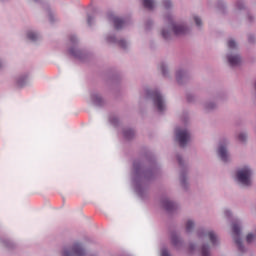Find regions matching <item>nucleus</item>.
<instances>
[{
    "label": "nucleus",
    "mask_w": 256,
    "mask_h": 256,
    "mask_svg": "<svg viewBox=\"0 0 256 256\" xmlns=\"http://www.w3.org/2000/svg\"><path fill=\"white\" fill-rule=\"evenodd\" d=\"M27 37L30 41H37V34L34 32H28Z\"/></svg>",
    "instance_id": "nucleus-15"
},
{
    "label": "nucleus",
    "mask_w": 256,
    "mask_h": 256,
    "mask_svg": "<svg viewBox=\"0 0 256 256\" xmlns=\"http://www.w3.org/2000/svg\"><path fill=\"white\" fill-rule=\"evenodd\" d=\"M88 25H91V17H88Z\"/></svg>",
    "instance_id": "nucleus-27"
},
{
    "label": "nucleus",
    "mask_w": 256,
    "mask_h": 256,
    "mask_svg": "<svg viewBox=\"0 0 256 256\" xmlns=\"http://www.w3.org/2000/svg\"><path fill=\"white\" fill-rule=\"evenodd\" d=\"M18 85H19L20 87L23 86V84H21V81H18Z\"/></svg>",
    "instance_id": "nucleus-30"
},
{
    "label": "nucleus",
    "mask_w": 256,
    "mask_h": 256,
    "mask_svg": "<svg viewBox=\"0 0 256 256\" xmlns=\"http://www.w3.org/2000/svg\"><path fill=\"white\" fill-rule=\"evenodd\" d=\"M161 256H170L169 252L167 251V249H163L162 250Z\"/></svg>",
    "instance_id": "nucleus-26"
},
{
    "label": "nucleus",
    "mask_w": 256,
    "mask_h": 256,
    "mask_svg": "<svg viewBox=\"0 0 256 256\" xmlns=\"http://www.w3.org/2000/svg\"><path fill=\"white\" fill-rule=\"evenodd\" d=\"M201 255L202 256H211V254L209 252V247L203 246L201 249Z\"/></svg>",
    "instance_id": "nucleus-14"
},
{
    "label": "nucleus",
    "mask_w": 256,
    "mask_h": 256,
    "mask_svg": "<svg viewBox=\"0 0 256 256\" xmlns=\"http://www.w3.org/2000/svg\"><path fill=\"white\" fill-rule=\"evenodd\" d=\"M166 21L171 25L174 35H185V33H187V28L173 23V18H171V16H167Z\"/></svg>",
    "instance_id": "nucleus-3"
},
{
    "label": "nucleus",
    "mask_w": 256,
    "mask_h": 256,
    "mask_svg": "<svg viewBox=\"0 0 256 256\" xmlns=\"http://www.w3.org/2000/svg\"><path fill=\"white\" fill-rule=\"evenodd\" d=\"M151 97L154 101V104L156 105L158 111H164L165 110V104L163 103V97L161 94L157 91L152 92Z\"/></svg>",
    "instance_id": "nucleus-5"
},
{
    "label": "nucleus",
    "mask_w": 256,
    "mask_h": 256,
    "mask_svg": "<svg viewBox=\"0 0 256 256\" xmlns=\"http://www.w3.org/2000/svg\"><path fill=\"white\" fill-rule=\"evenodd\" d=\"M119 45H120V47H122V48L127 47V43L125 42V40H120V41H119Z\"/></svg>",
    "instance_id": "nucleus-23"
},
{
    "label": "nucleus",
    "mask_w": 256,
    "mask_h": 256,
    "mask_svg": "<svg viewBox=\"0 0 256 256\" xmlns=\"http://www.w3.org/2000/svg\"><path fill=\"white\" fill-rule=\"evenodd\" d=\"M72 41H75V38H74V39H72Z\"/></svg>",
    "instance_id": "nucleus-33"
},
{
    "label": "nucleus",
    "mask_w": 256,
    "mask_h": 256,
    "mask_svg": "<svg viewBox=\"0 0 256 256\" xmlns=\"http://www.w3.org/2000/svg\"><path fill=\"white\" fill-rule=\"evenodd\" d=\"M163 205L166 211H172V209H175V203L170 200H165Z\"/></svg>",
    "instance_id": "nucleus-11"
},
{
    "label": "nucleus",
    "mask_w": 256,
    "mask_h": 256,
    "mask_svg": "<svg viewBox=\"0 0 256 256\" xmlns=\"http://www.w3.org/2000/svg\"><path fill=\"white\" fill-rule=\"evenodd\" d=\"M177 159H178V163H180V165H181V157L178 156Z\"/></svg>",
    "instance_id": "nucleus-29"
},
{
    "label": "nucleus",
    "mask_w": 256,
    "mask_h": 256,
    "mask_svg": "<svg viewBox=\"0 0 256 256\" xmlns=\"http://www.w3.org/2000/svg\"><path fill=\"white\" fill-rule=\"evenodd\" d=\"M115 29H121L123 25H125V21L121 20V18L114 17L112 18Z\"/></svg>",
    "instance_id": "nucleus-9"
},
{
    "label": "nucleus",
    "mask_w": 256,
    "mask_h": 256,
    "mask_svg": "<svg viewBox=\"0 0 256 256\" xmlns=\"http://www.w3.org/2000/svg\"><path fill=\"white\" fill-rule=\"evenodd\" d=\"M176 139L180 147H185V145H187V143L189 142V139H191V136L189 135V131L187 130H177Z\"/></svg>",
    "instance_id": "nucleus-2"
},
{
    "label": "nucleus",
    "mask_w": 256,
    "mask_h": 256,
    "mask_svg": "<svg viewBox=\"0 0 256 256\" xmlns=\"http://www.w3.org/2000/svg\"><path fill=\"white\" fill-rule=\"evenodd\" d=\"M162 37H163L164 39H169V32L163 30V31H162Z\"/></svg>",
    "instance_id": "nucleus-21"
},
{
    "label": "nucleus",
    "mask_w": 256,
    "mask_h": 256,
    "mask_svg": "<svg viewBox=\"0 0 256 256\" xmlns=\"http://www.w3.org/2000/svg\"><path fill=\"white\" fill-rule=\"evenodd\" d=\"M124 135L127 139H131V137H133V135H134V132H133V130H127L124 132Z\"/></svg>",
    "instance_id": "nucleus-16"
},
{
    "label": "nucleus",
    "mask_w": 256,
    "mask_h": 256,
    "mask_svg": "<svg viewBox=\"0 0 256 256\" xmlns=\"http://www.w3.org/2000/svg\"><path fill=\"white\" fill-rule=\"evenodd\" d=\"M253 239H255V235H253V234H248L246 237L247 243H252Z\"/></svg>",
    "instance_id": "nucleus-18"
},
{
    "label": "nucleus",
    "mask_w": 256,
    "mask_h": 256,
    "mask_svg": "<svg viewBox=\"0 0 256 256\" xmlns=\"http://www.w3.org/2000/svg\"><path fill=\"white\" fill-rule=\"evenodd\" d=\"M194 21H195L197 27H201V18L195 16L194 17Z\"/></svg>",
    "instance_id": "nucleus-20"
},
{
    "label": "nucleus",
    "mask_w": 256,
    "mask_h": 256,
    "mask_svg": "<svg viewBox=\"0 0 256 256\" xmlns=\"http://www.w3.org/2000/svg\"><path fill=\"white\" fill-rule=\"evenodd\" d=\"M143 5L146 9H153L155 7V2L153 0H143Z\"/></svg>",
    "instance_id": "nucleus-12"
},
{
    "label": "nucleus",
    "mask_w": 256,
    "mask_h": 256,
    "mask_svg": "<svg viewBox=\"0 0 256 256\" xmlns=\"http://www.w3.org/2000/svg\"><path fill=\"white\" fill-rule=\"evenodd\" d=\"M193 227H195V223H193L191 220H188L186 223V231H193Z\"/></svg>",
    "instance_id": "nucleus-13"
},
{
    "label": "nucleus",
    "mask_w": 256,
    "mask_h": 256,
    "mask_svg": "<svg viewBox=\"0 0 256 256\" xmlns=\"http://www.w3.org/2000/svg\"><path fill=\"white\" fill-rule=\"evenodd\" d=\"M237 47V43L234 42V40L228 41V49H235Z\"/></svg>",
    "instance_id": "nucleus-17"
},
{
    "label": "nucleus",
    "mask_w": 256,
    "mask_h": 256,
    "mask_svg": "<svg viewBox=\"0 0 256 256\" xmlns=\"http://www.w3.org/2000/svg\"><path fill=\"white\" fill-rule=\"evenodd\" d=\"M162 73L165 75V67H162Z\"/></svg>",
    "instance_id": "nucleus-28"
},
{
    "label": "nucleus",
    "mask_w": 256,
    "mask_h": 256,
    "mask_svg": "<svg viewBox=\"0 0 256 256\" xmlns=\"http://www.w3.org/2000/svg\"><path fill=\"white\" fill-rule=\"evenodd\" d=\"M218 155L223 161H227L229 159V154H227V148H225V146H219Z\"/></svg>",
    "instance_id": "nucleus-8"
},
{
    "label": "nucleus",
    "mask_w": 256,
    "mask_h": 256,
    "mask_svg": "<svg viewBox=\"0 0 256 256\" xmlns=\"http://www.w3.org/2000/svg\"><path fill=\"white\" fill-rule=\"evenodd\" d=\"M232 231H233V235L235 236L234 241L238 246V249L240 251H243V243L241 242V238H239V235H241V228H239V224L234 223L232 225Z\"/></svg>",
    "instance_id": "nucleus-4"
},
{
    "label": "nucleus",
    "mask_w": 256,
    "mask_h": 256,
    "mask_svg": "<svg viewBox=\"0 0 256 256\" xmlns=\"http://www.w3.org/2000/svg\"><path fill=\"white\" fill-rule=\"evenodd\" d=\"M228 63L231 67H237L241 64V57L239 55H228Z\"/></svg>",
    "instance_id": "nucleus-7"
},
{
    "label": "nucleus",
    "mask_w": 256,
    "mask_h": 256,
    "mask_svg": "<svg viewBox=\"0 0 256 256\" xmlns=\"http://www.w3.org/2000/svg\"><path fill=\"white\" fill-rule=\"evenodd\" d=\"M226 215H229V211H226Z\"/></svg>",
    "instance_id": "nucleus-31"
},
{
    "label": "nucleus",
    "mask_w": 256,
    "mask_h": 256,
    "mask_svg": "<svg viewBox=\"0 0 256 256\" xmlns=\"http://www.w3.org/2000/svg\"><path fill=\"white\" fill-rule=\"evenodd\" d=\"M163 5H164L165 9H169V7H171V1L170 0H164Z\"/></svg>",
    "instance_id": "nucleus-19"
},
{
    "label": "nucleus",
    "mask_w": 256,
    "mask_h": 256,
    "mask_svg": "<svg viewBox=\"0 0 256 256\" xmlns=\"http://www.w3.org/2000/svg\"><path fill=\"white\" fill-rule=\"evenodd\" d=\"M249 41H250V43H251V38H249Z\"/></svg>",
    "instance_id": "nucleus-32"
},
{
    "label": "nucleus",
    "mask_w": 256,
    "mask_h": 256,
    "mask_svg": "<svg viewBox=\"0 0 256 256\" xmlns=\"http://www.w3.org/2000/svg\"><path fill=\"white\" fill-rule=\"evenodd\" d=\"M179 241V238H177V236H173L172 237V243L174 244V245H177V242Z\"/></svg>",
    "instance_id": "nucleus-24"
},
{
    "label": "nucleus",
    "mask_w": 256,
    "mask_h": 256,
    "mask_svg": "<svg viewBox=\"0 0 256 256\" xmlns=\"http://www.w3.org/2000/svg\"><path fill=\"white\" fill-rule=\"evenodd\" d=\"M72 255H76V256L85 255V251L81 247V244L79 243L74 244L72 251H69V250L64 251V256H72Z\"/></svg>",
    "instance_id": "nucleus-6"
},
{
    "label": "nucleus",
    "mask_w": 256,
    "mask_h": 256,
    "mask_svg": "<svg viewBox=\"0 0 256 256\" xmlns=\"http://www.w3.org/2000/svg\"><path fill=\"white\" fill-rule=\"evenodd\" d=\"M236 7L239 10L243 9V2H237Z\"/></svg>",
    "instance_id": "nucleus-25"
},
{
    "label": "nucleus",
    "mask_w": 256,
    "mask_h": 256,
    "mask_svg": "<svg viewBox=\"0 0 256 256\" xmlns=\"http://www.w3.org/2000/svg\"><path fill=\"white\" fill-rule=\"evenodd\" d=\"M251 169L249 167H244L237 172V179L239 183L244 185L245 187H249L251 185Z\"/></svg>",
    "instance_id": "nucleus-1"
},
{
    "label": "nucleus",
    "mask_w": 256,
    "mask_h": 256,
    "mask_svg": "<svg viewBox=\"0 0 256 256\" xmlns=\"http://www.w3.org/2000/svg\"><path fill=\"white\" fill-rule=\"evenodd\" d=\"M206 236L208 237L209 241L212 243V245H217V234L213 231H209Z\"/></svg>",
    "instance_id": "nucleus-10"
},
{
    "label": "nucleus",
    "mask_w": 256,
    "mask_h": 256,
    "mask_svg": "<svg viewBox=\"0 0 256 256\" xmlns=\"http://www.w3.org/2000/svg\"><path fill=\"white\" fill-rule=\"evenodd\" d=\"M239 141H245L247 139V136L245 134H240L238 136Z\"/></svg>",
    "instance_id": "nucleus-22"
}]
</instances>
